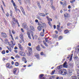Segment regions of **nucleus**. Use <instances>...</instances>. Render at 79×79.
I'll return each instance as SVG.
<instances>
[{"instance_id":"4c0bfd02","label":"nucleus","mask_w":79,"mask_h":79,"mask_svg":"<svg viewBox=\"0 0 79 79\" xmlns=\"http://www.w3.org/2000/svg\"><path fill=\"white\" fill-rule=\"evenodd\" d=\"M51 6L53 10H55V7L53 6V5H52V4Z\"/></svg>"},{"instance_id":"6e6552de","label":"nucleus","mask_w":79,"mask_h":79,"mask_svg":"<svg viewBox=\"0 0 79 79\" xmlns=\"http://www.w3.org/2000/svg\"><path fill=\"white\" fill-rule=\"evenodd\" d=\"M1 35L2 37H5V38L6 37H7V35H6V34L5 33H1Z\"/></svg>"},{"instance_id":"393cba45","label":"nucleus","mask_w":79,"mask_h":79,"mask_svg":"<svg viewBox=\"0 0 79 79\" xmlns=\"http://www.w3.org/2000/svg\"><path fill=\"white\" fill-rule=\"evenodd\" d=\"M37 29L39 31H40L41 30H42V28L40 27V26L38 27Z\"/></svg>"},{"instance_id":"13d9d810","label":"nucleus","mask_w":79,"mask_h":79,"mask_svg":"<svg viewBox=\"0 0 79 79\" xmlns=\"http://www.w3.org/2000/svg\"><path fill=\"white\" fill-rule=\"evenodd\" d=\"M34 37L35 39H37V36H35Z\"/></svg>"},{"instance_id":"f3484780","label":"nucleus","mask_w":79,"mask_h":79,"mask_svg":"<svg viewBox=\"0 0 79 79\" xmlns=\"http://www.w3.org/2000/svg\"><path fill=\"white\" fill-rule=\"evenodd\" d=\"M11 24H12V27H15V25H16V23L12 22Z\"/></svg>"},{"instance_id":"b1692460","label":"nucleus","mask_w":79,"mask_h":79,"mask_svg":"<svg viewBox=\"0 0 79 79\" xmlns=\"http://www.w3.org/2000/svg\"><path fill=\"white\" fill-rule=\"evenodd\" d=\"M77 77H78L79 76V70L77 69Z\"/></svg>"},{"instance_id":"49530a36","label":"nucleus","mask_w":79,"mask_h":79,"mask_svg":"<svg viewBox=\"0 0 79 79\" xmlns=\"http://www.w3.org/2000/svg\"><path fill=\"white\" fill-rule=\"evenodd\" d=\"M2 54H5V51L4 50L2 52Z\"/></svg>"},{"instance_id":"f8f14e48","label":"nucleus","mask_w":79,"mask_h":79,"mask_svg":"<svg viewBox=\"0 0 79 79\" xmlns=\"http://www.w3.org/2000/svg\"><path fill=\"white\" fill-rule=\"evenodd\" d=\"M63 66L65 68H67L68 67V65H67V62L65 61L63 64Z\"/></svg>"},{"instance_id":"680f3d73","label":"nucleus","mask_w":79,"mask_h":79,"mask_svg":"<svg viewBox=\"0 0 79 79\" xmlns=\"http://www.w3.org/2000/svg\"><path fill=\"white\" fill-rule=\"evenodd\" d=\"M45 40L46 41V42H48V38H46L45 39Z\"/></svg>"},{"instance_id":"a18cd8bd","label":"nucleus","mask_w":79,"mask_h":79,"mask_svg":"<svg viewBox=\"0 0 79 79\" xmlns=\"http://www.w3.org/2000/svg\"><path fill=\"white\" fill-rule=\"evenodd\" d=\"M11 42L12 43V44L14 46L15 45V43H14V42H13L12 41H11Z\"/></svg>"},{"instance_id":"72a5a7b5","label":"nucleus","mask_w":79,"mask_h":79,"mask_svg":"<svg viewBox=\"0 0 79 79\" xmlns=\"http://www.w3.org/2000/svg\"><path fill=\"white\" fill-rule=\"evenodd\" d=\"M69 32V31L68 30H65L64 31V32L65 34H67V33H68Z\"/></svg>"},{"instance_id":"69168bd1","label":"nucleus","mask_w":79,"mask_h":79,"mask_svg":"<svg viewBox=\"0 0 79 79\" xmlns=\"http://www.w3.org/2000/svg\"><path fill=\"white\" fill-rule=\"evenodd\" d=\"M38 6L39 9H41V6H40H40Z\"/></svg>"},{"instance_id":"f704fd0d","label":"nucleus","mask_w":79,"mask_h":79,"mask_svg":"<svg viewBox=\"0 0 79 79\" xmlns=\"http://www.w3.org/2000/svg\"><path fill=\"white\" fill-rule=\"evenodd\" d=\"M54 38H56V39H57V38H58V35H54Z\"/></svg>"},{"instance_id":"de8ad7c7","label":"nucleus","mask_w":79,"mask_h":79,"mask_svg":"<svg viewBox=\"0 0 79 79\" xmlns=\"http://www.w3.org/2000/svg\"><path fill=\"white\" fill-rule=\"evenodd\" d=\"M42 24L44 27H46V26H47L45 23H43Z\"/></svg>"},{"instance_id":"bf43d9fd","label":"nucleus","mask_w":79,"mask_h":79,"mask_svg":"<svg viewBox=\"0 0 79 79\" xmlns=\"http://www.w3.org/2000/svg\"><path fill=\"white\" fill-rule=\"evenodd\" d=\"M70 3H73L74 2V1L71 0L70 1Z\"/></svg>"},{"instance_id":"37998d69","label":"nucleus","mask_w":79,"mask_h":79,"mask_svg":"<svg viewBox=\"0 0 79 79\" xmlns=\"http://www.w3.org/2000/svg\"><path fill=\"white\" fill-rule=\"evenodd\" d=\"M76 51L78 52V53H79V48H77L76 49Z\"/></svg>"},{"instance_id":"9b49d317","label":"nucleus","mask_w":79,"mask_h":79,"mask_svg":"<svg viewBox=\"0 0 79 79\" xmlns=\"http://www.w3.org/2000/svg\"><path fill=\"white\" fill-rule=\"evenodd\" d=\"M18 45L20 50L22 51H23V47L21 46V45L20 44H19Z\"/></svg>"},{"instance_id":"7c9ffc66","label":"nucleus","mask_w":79,"mask_h":79,"mask_svg":"<svg viewBox=\"0 0 79 79\" xmlns=\"http://www.w3.org/2000/svg\"><path fill=\"white\" fill-rule=\"evenodd\" d=\"M44 76V74H41L40 75V79H42V77Z\"/></svg>"},{"instance_id":"c9c22d12","label":"nucleus","mask_w":79,"mask_h":79,"mask_svg":"<svg viewBox=\"0 0 79 79\" xmlns=\"http://www.w3.org/2000/svg\"><path fill=\"white\" fill-rule=\"evenodd\" d=\"M15 57L16 58H20V57L18 55H16Z\"/></svg>"},{"instance_id":"473e14b6","label":"nucleus","mask_w":79,"mask_h":79,"mask_svg":"<svg viewBox=\"0 0 79 79\" xmlns=\"http://www.w3.org/2000/svg\"><path fill=\"white\" fill-rule=\"evenodd\" d=\"M55 70H54V71H52V73H51V75H53L55 74Z\"/></svg>"},{"instance_id":"58836bf2","label":"nucleus","mask_w":79,"mask_h":79,"mask_svg":"<svg viewBox=\"0 0 79 79\" xmlns=\"http://www.w3.org/2000/svg\"><path fill=\"white\" fill-rule=\"evenodd\" d=\"M15 65L16 66H18V65H19V63L18 62H16L15 63Z\"/></svg>"},{"instance_id":"5701e85b","label":"nucleus","mask_w":79,"mask_h":79,"mask_svg":"<svg viewBox=\"0 0 79 79\" xmlns=\"http://www.w3.org/2000/svg\"><path fill=\"white\" fill-rule=\"evenodd\" d=\"M22 60L23 61H25V63H27V61H26V58L23 57L22 59Z\"/></svg>"},{"instance_id":"a878e982","label":"nucleus","mask_w":79,"mask_h":79,"mask_svg":"<svg viewBox=\"0 0 79 79\" xmlns=\"http://www.w3.org/2000/svg\"><path fill=\"white\" fill-rule=\"evenodd\" d=\"M43 42L44 44L46 46V47H48V45L47 43H46V42H45V41H43Z\"/></svg>"},{"instance_id":"79ce46f5","label":"nucleus","mask_w":79,"mask_h":79,"mask_svg":"<svg viewBox=\"0 0 79 79\" xmlns=\"http://www.w3.org/2000/svg\"><path fill=\"white\" fill-rule=\"evenodd\" d=\"M37 18H38V19H39V20H40V21L42 20V19H41V18H40V17L38 16L37 17Z\"/></svg>"},{"instance_id":"6ab92c4d","label":"nucleus","mask_w":79,"mask_h":79,"mask_svg":"<svg viewBox=\"0 0 79 79\" xmlns=\"http://www.w3.org/2000/svg\"><path fill=\"white\" fill-rule=\"evenodd\" d=\"M59 74H62H62H63V69L60 70L59 71Z\"/></svg>"},{"instance_id":"ddd939ff","label":"nucleus","mask_w":79,"mask_h":79,"mask_svg":"<svg viewBox=\"0 0 79 79\" xmlns=\"http://www.w3.org/2000/svg\"><path fill=\"white\" fill-rule=\"evenodd\" d=\"M35 57H36L38 59L39 58V54L37 53H35Z\"/></svg>"},{"instance_id":"6e6d98bb","label":"nucleus","mask_w":79,"mask_h":79,"mask_svg":"<svg viewBox=\"0 0 79 79\" xmlns=\"http://www.w3.org/2000/svg\"><path fill=\"white\" fill-rule=\"evenodd\" d=\"M48 23L49 24V25H50V26H52V25L51 24V23H50V21L48 22Z\"/></svg>"},{"instance_id":"2eb2a0df","label":"nucleus","mask_w":79,"mask_h":79,"mask_svg":"<svg viewBox=\"0 0 79 79\" xmlns=\"http://www.w3.org/2000/svg\"><path fill=\"white\" fill-rule=\"evenodd\" d=\"M20 39H21L22 41H23V39L24 37H23V34H21L20 35Z\"/></svg>"},{"instance_id":"412c9836","label":"nucleus","mask_w":79,"mask_h":79,"mask_svg":"<svg viewBox=\"0 0 79 79\" xmlns=\"http://www.w3.org/2000/svg\"><path fill=\"white\" fill-rule=\"evenodd\" d=\"M20 9L22 10V11L23 12V14H24L25 13V12H24V9H23V8L22 7H20Z\"/></svg>"},{"instance_id":"e2e57ef3","label":"nucleus","mask_w":79,"mask_h":79,"mask_svg":"<svg viewBox=\"0 0 79 79\" xmlns=\"http://www.w3.org/2000/svg\"><path fill=\"white\" fill-rule=\"evenodd\" d=\"M51 2V5H52L53 4V0H50Z\"/></svg>"},{"instance_id":"cd10ccee","label":"nucleus","mask_w":79,"mask_h":79,"mask_svg":"<svg viewBox=\"0 0 79 79\" xmlns=\"http://www.w3.org/2000/svg\"><path fill=\"white\" fill-rule=\"evenodd\" d=\"M64 17H66V18L68 17V14L67 13H66L65 14H64Z\"/></svg>"},{"instance_id":"c85d7f7f","label":"nucleus","mask_w":79,"mask_h":79,"mask_svg":"<svg viewBox=\"0 0 79 79\" xmlns=\"http://www.w3.org/2000/svg\"><path fill=\"white\" fill-rule=\"evenodd\" d=\"M55 76H52L49 78V79H54L55 78Z\"/></svg>"},{"instance_id":"423d86ee","label":"nucleus","mask_w":79,"mask_h":79,"mask_svg":"<svg viewBox=\"0 0 79 79\" xmlns=\"http://www.w3.org/2000/svg\"><path fill=\"white\" fill-rule=\"evenodd\" d=\"M36 49L38 51H40L41 50V49L40 47V45H38L36 47Z\"/></svg>"},{"instance_id":"7ed1b4c3","label":"nucleus","mask_w":79,"mask_h":79,"mask_svg":"<svg viewBox=\"0 0 79 79\" xmlns=\"http://www.w3.org/2000/svg\"><path fill=\"white\" fill-rule=\"evenodd\" d=\"M38 15L40 16H42L43 17H44L46 16V14L40 13H39Z\"/></svg>"},{"instance_id":"8fccbe9b","label":"nucleus","mask_w":79,"mask_h":79,"mask_svg":"<svg viewBox=\"0 0 79 79\" xmlns=\"http://www.w3.org/2000/svg\"><path fill=\"white\" fill-rule=\"evenodd\" d=\"M8 68H9V69H12V68H13V66H10L9 67H8Z\"/></svg>"},{"instance_id":"9d476101","label":"nucleus","mask_w":79,"mask_h":79,"mask_svg":"<svg viewBox=\"0 0 79 79\" xmlns=\"http://www.w3.org/2000/svg\"><path fill=\"white\" fill-rule=\"evenodd\" d=\"M19 54H20V55L22 56H25V54H24V53L23 52L20 51L19 52Z\"/></svg>"},{"instance_id":"0eeeda50","label":"nucleus","mask_w":79,"mask_h":79,"mask_svg":"<svg viewBox=\"0 0 79 79\" xmlns=\"http://www.w3.org/2000/svg\"><path fill=\"white\" fill-rule=\"evenodd\" d=\"M23 27L24 29H27V24L26 23H23Z\"/></svg>"},{"instance_id":"338daca9","label":"nucleus","mask_w":79,"mask_h":79,"mask_svg":"<svg viewBox=\"0 0 79 79\" xmlns=\"http://www.w3.org/2000/svg\"><path fill=\"white\" fill-rule=\"evenodd\" d=\"M71 6L69 5V6H68V8H69V9H71Z\"/></svg>"},{"instance_id":"dca6fc26","label":"nucleus","mask_w":79,"mask_h":79,"mask_svg":"<svg viewBox=\"0 0 79 79\" xmlns=\"http://www.w3.org/2000/svg\"><path fill=\"white\" fill-rule=\"evenodd\" d=\"M9 34L10 35V36H11L12 39H13V36L11 34V30H9Z\"/></svg>"},{"instance_id":"09e8293b","label":"nucleus","mask_w":79,"mask_h":79,"mask_svg":"<svg viewBox=\"0 0 79 79\" xmlns=\"http://www.w3.org/2000/svg\"><path fill=\"white\" fill-rule=\"evenodd\" d=\"M48 20L49 21H52V19L51 18H49V19H48Z\"/></svg>"},{"instance_id":"a211bd4d","label":"nucleus","mask_w":79,"mask_h":79,"mask_svg":"<svg viewBox=\"0 0 79 79\" xmlns=\"http://www.w3.org/2000/svg\"><path fill=\"white\" fill-rule=\"evenodd\" d=\"M62 67H63V65H60L57 67V69H61V68H62Z\"/></svg>"},{"instance_id":"0e129e2a","label":"nucleus","mask_w":79,"mask_h":79,"mask_svg":"<svg viewBox=\"0 0 79 79\" xmlns=\"http://www.w3.org/2000/svg\"><path fill=\"white\" fill-rule=\"evenodd\" d=\"M14 52L16 53H18V51H17V50H14Z\"/></svg>"},{"instance_id":"1a4fd4ad","label":"nucleus","mask_w":79,"mask_h":79,"mask_svg":"<svg viewBox=\"0 0 79 79\" xmlns=\"http://www.w3.org/2000/svg\"><path fill=\"white\" fill-rule=\"evenodd\" d=\"M30 27L31 31H35V29L32 25H30Z\"/></svg>"},{"instance_id":"5fc2aeb1","label":"nucleus","mask_w":79,"mask_h":79,"mask_svg":"<svg viewBox=\"0 0 79 79\" xmlns=\"http://www.w3.org/2000/svg\"><path fill=\"white\" fill-rule=\"evenodd\" d=\"M37 4L38 6L40 5V2H37Z\"/></svg>"},{"instance_id":"c756f323","label":"nucleus","mask_w":79,"mask_h":79,"mask_svg":"<svg viewBox=\"0 0 79 79\" xmlns=\"http://www.w3.org/2000/svg\"><path fill=\"white\" fill-rule=\"evenodd\" d=\"M60 25H58L57 26V30H58V31L60 30V31H61V30H60Z\"/></svg>"},{"instance_id":"c03bdc74","label":"nucleus","mask_w":79,"mask_h":79,"mask_svg":"<svg viewBox=\"0 0 79 79\" xmlns=\"http://www.w3.org/2000/svg\"><path fill=\"white\" fill-rule=\"evenodd\" d=\"M40 45L43 48L45 49V47L44 46V45H42V44H40Z\"/></svg>"},{"instance_id":"052dcab7","label":"nucleus","mask_w":79,"mask_h":79,"mask_svg":"<svg viewBox=\"0 0 79 79\" xmlns=\"http://www.w3.org/2000/svg\"><path fill=\"white\" fill-rule=\"evenodd\" d=\"M21 31L22 32H24V30H23V29L22 28L21 29Z\"/></svg>"},{"instance_id":"f03ea898","label":"nucleus","mask_w":79,"mask_h":79,"mask_svg":"<svg viewBox=\"0 0 79 79\" xmlns=\"http://www.w3.org/2000/svg\"><path fill=\"white\" fill-rule=\"evenodd\" d=\"M67 74V71L66 70L64 69H63L62 70V75H64Z\"/></svg>"},{"instance_id":"603ef678","label":"nucleus","mask_w":79,"mask_h":79,"mask_svg":"<svg viewBox=\"0 0 79 79\" xmlns=\"http://www.w3.org/2000/svg\"><path fill=\"white\" fill-rule=\"evenodd\" d=\"M6 15L7 16V17H8L9 16V14H8V13L7 12V13L6 14Z\"/></svg>"},{"instance_id":"864d4df0","label":"nucleus","mask_w":79,"mask_h":79,"mask_svg":"<svg viewBox=\"0 0 79 79\" xmlns=\"http://www.w3.org/2000/svg\"><path fill=\"white\" fill-rule=\"evenodd\" d=\"M61 39H62V37H61V36H60L59 37V40H61Z\"/></svg>"},{"instance_id":"3c124183","label":"nucleus","mask_w":79,"mask_h":79,"mask_svg":"<svg viewBox=\"0 0 79 79\" xmlns=\"http://www.w3.org/2000/svg\"><path fill=\"white\" fill-rule=\"evenodd\" d=\"M75 61H76L78 60L79 59L78 58V57H77V58H76V57H75Z\"/></svg>"},{"instance_id":"bb28decb","label":"nucleus","mask_w":79,"mask_h":79,"mask_svg":"<svg viewBox=\"0 0 79 79\" xmlns=\"http://www.w3.org/2000/svg\"><path fill=\"white\" fill-rule=\"evenodd\" d=\"M43 42L44 44L46 46V47H48V45L47 43H46V42H45V41H43Z\"/></svg>"},{"instance_id":"f257e3e1","label":"nucleus","mask_w":79,"mask_h":79,"mask_svg":"<svg viewBox=\"0 0 79 79\" xmlns=\"http://www.w3.org/2000/svg\"><path fill=\"white\" fill-rule=\"evenodd\" d=\"M12 19H13V21L12 22L14 23H17L19 27L20 26L19 24V23H18V21L16 20V19L15 18V17H12Z\"/></svg>"},{"instance_id":"e433bc0d","label":"nucleus","mask_w":79,"mask_h":79,"mask_svg":"<svg viewBox=\"0 0 79 79\" xmlns=\"http://www.w3.org/2000/svg\"><path fill=\"white\" fill-rule=\"evenodd\" d=\"M12 32L13 34H15V33H16V31H14V30H12Z\"/></svg>"},{"instance_id":"4d7b16f0","label":"nucleus","mask_w":79,"mask_h":79,"mask_svg":"<svg viewBox=\"0 0 79 79\" xmlns=\"http://www.w3.org/2000/svg\"><path fill=\"white\" fill-rule=\"evenodd\" d=\"M28 45H29V47H31V43H29L28 44Z\"/></svg>"},{"instance_id":"4be33fe9","label":"nucleus","mask_w":79,"mask_h":79,"mask_svg":"<svg viewBox=\"0 0 79 79\" xmlns=\"http://www.w3.org/2000/svg\"><path fill=\"white\" fill-rule=\"evenodd\" d=\"M8 44L9 45V46H10V47H11L12 48H13V45L10 43L8 42Z\"/></svg>"},{"instance_id":"ea45409f","label":"nucleus","mask_w":79,"mask_h":79,"mask_svg":"<svg viewBox=\"0 0 79 79\" xmlns=\"http://www.w3.org/2000/svg\"><path fill=\"white\" fill-rule=\"evenodd\" d=\"M6 67L7 68H8L9 67V66H10V64L9 63H7L6 64Z\"/></svg>"},{"instance_id":"39448f33","label":"nucleus","mask_w":79,"mask_h":79,"mask_svg":"<svg viewBox=\"0 0 79 79\" xmlns=\"http://www.w3.org/2000/svg\"><path fill=\"white\" fill-rule=\"evenodd\" d=\"M13 5L15 7V11H17V10H18V9H17V7H16V4L15 2L13 3Z\"/></svg>"},{"instance_id":"2f4dec72","label":"nucleus","mask_w":79,"mask_h":79,"mask_svg":"<svg viewBox=\"0 0 79 79\" xmlns=\"http://www.w3.org/2000/svg\"><path fill=\"white\" fill-rule=\"evenodd\" d=\"M16 71H17V69H14V74H16Z\"/></svg>"},{"instance_id":"aec40b11","label":"nucleus","mask_w":79,"mask_h":79,"mask_svg":"<svg viewBox=\"0 0 79 79\" xmlns=\"http://www.w3.org/2000/svg\"><path fill=\"white\" fill-rule=\"evenodd\" d=\"M70 79H77V77L75 76H72L71 78Z\"/></svg>"},{"instance_id":"4468645a","label":"nucleus","mask_w":79,"mask_h":79,"mask_svg":"<svg viewBox=\"0 0 79 79\" xmlns=\"http://www.w3.org/2000/svg\"><path fill=\"white\" fill-rule=\"evenodd\" d=\"M27 48H28V50L29 52H30L29 54L30 55H31L30 52L32 51V48H30V47H28Z\"/></svg>"},{"instance_id":"774afa93","label":"nucleus","mask_w":79,"mask_h":79,"mask_svg":"<svg viewBox=\"0 0 79 79\" xmlns=\"http://www.w3.org/2000/svg\"><path fill=\"white\" fill-rule=\"evenodd\" d=\"M27 34L28 36L29 35H30V33H29V32H27Z\"/></svg>"},{"instance_id":"20e7f679","label":"nucleus","mask_w":79,"mask_h":79,"mask_svg":"<svg viewBox=\"0 0 79 79\" xmlns=\"http://www.w3.org/2000/svg\"><path fill=\"white\" fill-rule=\"evenodd\" d=\"M72 72V71H70L68 73L67 76L69 77H70L73 74Z\"/></svg>"},{"instance_id":"a19ab883","label":"nucleus","mask_w":79,"mask_h":79,"mask_svg":"<svg viewBox=\"0 0 79 79\" xmlns=\"http://www.w3.org/2000/svg\"><path fill=\"white\" fill-rule=\"evenodd\" d=\"M44 32H41L40 33V34L41 36H42V37H43V36H44V35H43L44 34Z\"/></svg>"}]
</instances>
